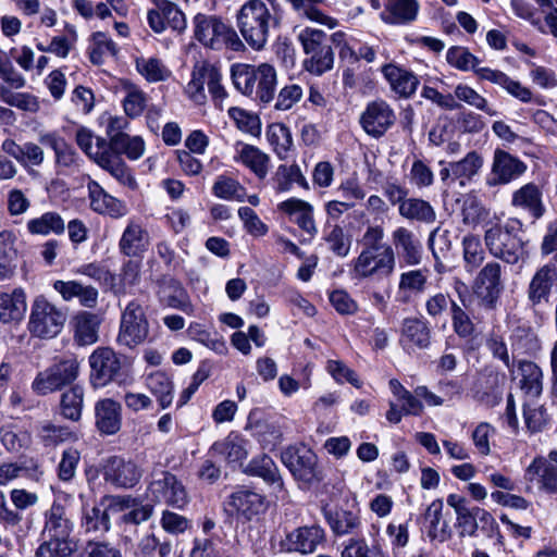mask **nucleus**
I'll return each mask as SVG.
<instances>
[{
  "mask_svg": "<svg viewBox=\"0 0 557 557\" xmlns=\"http://www.w3.org/2000/svg\"><path fill=\"white\" fill-rule=\"evenodd\" d=\"M246 1L236 13V26L244 40L253 50L264 48L270 33L280 26L281 17L275 8V0Z\"/></svg>",
  "mask_w": 557,
  "mask_h": 557,
  "instance_id": "obj_1",
  "label": "nucleus"
},
{
  "mask_svg": "<svg viewBox=\"0 0 557 557\" xmlns=\"http://www.w3.org/2000/svg\"><path fill=\"white\" fill-rule=\"evenodd\" d=\"M523 224L518 219L495 223L484 233V243L490 253L509 264H517L529 258L528 242L521 236Z\"/></svg>",
  "mask_w": 557,
  "mask_h": 557,
  "instance_id": "obj_2",
  "label": "nucleus"
},
{
  "mask_svg": "<svg viewBox=\"0 0 557 557\" xmlns=\"http://www.w3.org/2000/svg\"><path fill=\"white\" fill-rule=\"evenodd\" d=\"M231 77L234 87L243 95L269 103L274 98L276 87V71L268 64L258 66L235 63L231 66Z\"/></svg>",
  "mask_w": 557,
  "mask_h": 557,
  "instance_id": "obj_3",
  "label": "nucleus"
},
{
  "mask_svg": "<svg viewBox=\"0 0 557 557\" xmlns=\"http://www.w3.org/2000/svg\"><path fill=\"white\" fill-rule=\"evenodd\" d=\"M194 38L205 48L221 51L244 49V44L236 30L222 17L213 14L198 13L193 18Z\"/></svg>",
  "mask_w": 557,
  "mask_h": 557,
  "instance_id": "obj_4",
  "label": "nucleus"
},
{
  "mask_svg": "<svg viewBox=\"0 0 557 557\" xmlns=\"http://www.w3.org/2000/svg\"><path fill=\"white\" fill-rule=\"evenodd\" d=\"M66 318L64 310L44 295H38L30 305L27 330L34 337L51 339L62 332Z\"/></svg>",
  "mask_w": 557,
  "mask_h": 557,
  "instance_id": "obj_5",
  "label": "nucleus"
},
{
  "mask_svg": "<svg viewBox=\"0 0 557 557\" xmlns=\"http://www.w3.org/2000/svg\"><path fill=\"white\" fill-rule=\"evenodd\" d=\"M79 361L75 356L59 358L36 374L32 383V389L41 396L61 391L76 381L79 375Z\"/></svg>",
  "mask_w": 557,
  "mask_h": 557,
  "instance_id": "obj_6",
  "label": "nucleus"
},
{
  "mask_svg": "<svg viewBox=\"0 0 557 557\" xmlns=\"http://www.w3.org/2000/svg\"><path fill=\"white\" fill-rule=\"evenodd\" d=\"M396 256L393 247L361 250L354 260L352 273L357 278H387L395 272Z\"/></svg>",
  "mask_w": 557,
  "mask_h": 557,
  "instance_id": "obj_7",
  "label": "nucleus"
},
{
  "mask_svg": "<svg viewBox=\"0 0 557 557\" xmlns=\"http://www.w3.org/2000/svg\"><path fill=\"white\" fill-rule=\"evenodd\" d=\"M149 335V322L141 304L134 299L121 313L116 342L121 346L135 348L143 344Z\"/></svg>",
  "mask_w": 557,
  "mask_h": 557,
  "instance_id": "obj_8",
  "label": "nucleus"
},
{
  "mask_svg": "<svg viewBox=\"0 0 557 557\" xmlns=\"http://www.w3.org/2000/svg\"><path fill=\"white\" fill-rule=\"evenodd\" d=\"M281 460L293 476L307 484L322 480L317 455L307 446H289L281 454Z\"/></svg>",
  "mask_w": 557,
  "mask_h": 557,
  "instance_id": "obj_9",
  "label": "nucleus"
},
{
  "mask_svg": "<svg viewBox=\"0 0 557 557\" xmlns=\"http://www.w3.org/2000/svg\"><path fill=\"white\" fill-rule=\"evenodd\" d=\"M90 383L103 387L121 376L122 362L117 354L109 348H97L89 357Z\"/></svg>",
  "mask_w": 557,
  "mask_h": 557,
  "instance_id": "obj_10",
  "label": "nucleus"
},
{
  "mask_svg": "<svg viewBox=\"0 0 557 557\" xmlns=\"http://www.w3.org/2000/svg\"><path fill=\"white\" fill-rule=\"evenodd\" d=\"M148 492L153 502L163 503L177 509H183L188 503L184 485L169 471L158 474L149 484Z\"/></svg>",
  "mask_w": 557,
  "mask_h": 557,
  "instance_id": "obj_11",
  "label": "nucleus"
},
{
  "mask_svg": "<svg viewBox=\"0 0 557 557\" xmlns=\"http://www.w3.org/2000/svg\"><path fill=\"white\" fill-rule=\"evenodd\" d=\"M396 121L392 107L384 100H374L367 104L359 123L362 129L373 138L382 137Z\"/></svg>",
  "mask_w": 557,
  "mask_h": 557,
  "instance_id": "obj_12",
  "label": "nucleus"
},
{
  "mask_svg": "<svg viewBox=\"0 0 557 557\" xmlns=\"http://www.w3.org/2000/svg\"><path fill=\"white\" fill-rule=\"evenodd\" d=\"M483 163L482 156L476 151L468 152L465 158L456 162L441 161V181L447 186L456 181L459 182L460 186H466L480 173Z\"/></svg>",
  "mask_w": 557,
  "mask_h": 557,
  "instance_id": "obj_13",
  "label": "nucleus"
},
{
  "mask_svg": "<svg viewBox=\"0 0 557 557\" xmlns=\"http://www.w3.org/2000/svg\"><path fill=\"white\" fill-rule=\"evenodd\" d=\"M432 330L430 322L422 317L405 318L400 326L399 345L408 352L424 350L431 346Z\"/></svg>",
  "mask_w": 557,
  "mask_h": 557,
  "instance_id": "obj_14",
  "label": "nucleus"
},
{
  "mask_svg": "<svg viewBox=\"0 0 557 557\" xmlns=\"http://www.w3.org/2000/svg\"><path fill=\"white\" fill-rule=\"evenodd\" d=\"M141 468L131 459L120 456L110 457L103 466V479L120 488H132L141 479Z\"/></svg>",
  "mask_w": 557,
  "mask_h": 557,
  "instance_id": "obj_15",
  "label": "nucleus"
},
{
  "mask_svg": "<svg viewBox=\"0 0 557 557\" xmlns=\"http://www.w3.org/2000/svg\"><path fill=\"white\" fill-rule=\"evenodd\" d=\"M39 143L50 147L55 157V165L60 172L74 173L79 171L83 159L76 150L58 133L48 132L39 135Z\"/></svg>",
  "mask_w": 557,
  "mask_h": 557,
  "instance_id": "obj_16",
  "label": "nucleus"
},
{
  "mask_svg": "<svg viewBox=\"0 0 557 557\" xmlns=\"http://www.w3.org/2000/svg\"><path fill=\"white\" fill-rule=\"evenodd\" d=\"M474 287L476 294L488 308H494L504 288L502 282V267L496 261L487 262L479 272Z\"/></svg>",
  "mask_w": 557,
  "mask_h": 557,
  "instance_id": "obj_17",
  "label": "nucleus"
},
{
  "mask_svg": "<svg viewBox=\"0 0 557 557\" xmlns=\"http://www.w3.org/2000/svg\"><path fill=\"white\" fill-rule=\"evenodd\" d=\"M330 39L338 49L339 59L347 64L356 65L360 60L372 63L376 59V51L373 47L360 44L356 38L349 37L342 30L333 33Z\"/></svg>",
  "mask_w": 557,
  "mask_h": 557,
  "instance_id": "obj_18",
  "label": "nucleus"
},
{
  "mask_svg": "<svg viewBox=\"0 0 557 557\" xmlns=\"http://www.w3.org/2000/svg\"><path fill=\"white\" fill-rule=\"evenodd\" d=\"M527 164L509 152L496 149L492 164V178L487 180L490 186L508 184L520 177L527 171Z\"/></svg>",
  "mask_w": 557,
  "mask_h": 557,
  "instance_id": "obj_19",
  "label": "nucleus"
},
{
  "mask_svg": "<svg viewBox=\"0 0 557 557\" xmlns=\"http://www.w3.org/2000/svg\"><path fill=\"white\" fill-rule=\"evenodd\" d=\"M226 506L233 512L250 520L267 509V500L257 491L248 486H239L228 496Z\"/></svg>",
  "mask_w": 557,
  "mask_h": 557,
  "instance_id": "obj_20",
  "label": "nucleus"
},
{
  "mask_svg": "<svg viewBox=\"0 0 557 557\" xmlns=\"http://www.w3.org/2000/svg\"><path fill=\"white\" fill-rule=\"evenodd\" d=\"M150 245V236L141 221L131 218L119 240L120 252L126 257H140Z\"/></svg>",
  "mask_w": 557,
  "mask_h": 557,
  "instance_id": "obj_21",
  "label": "nucleus"
},
{
  "mask_svg": "<svg viewBox=\"0 0 557 557\" xmlns=\"http://www.w3.org/2000/svg\"><path fill=\"white\" fill-rule=\"evenodd\" d=\"M73 530L74 523L67 515L66 508L62 504L54 502L45 512L41 537L74 541L71 536Z\"/></svg>",
  "mask_w": 557,
  "mask_h": 557,
  "instance_id": "obj_22",
  "label": "nucleus"
},
{
  "mask_svg": "<svg viewBox=\"0 0 557 557\" xmlns=\"http://www.w3.org/2000/svg\"><path fill=\"white\" fill-rule=\"evenodd\" d=\"M557 278V265L548 262L540 267L533 274L528 286V300L532 306L549 301L553 286Z\"/></svg>",
  "mask_w": 557,
  "mask_h": 557,
  "instance_id": "obj_23",
  "label": "nucleus"
},
{
  "mask_svg": "<svg viewBox=\"0 0 557 557\" xmlns=\"http://www.w3.org/2000/svg\"><path fill=\"white\" fill-rule=\"evenodd\" d=\"M447 505L451 507L456 513V524L460 537H474L479 531V517L476 510L481 507H469L467 499L458 494H449L447 496Z\"/></svg>",
  "mask_w": 557,
  "mask_h": 557,
  "instance_id": "obj_24",
  "label": "nucleus"
},
{
  "mask_svg": "<svg viewBox=\"0 0 557 557\" xmlns=\"http://www.w3.org/2000/svg\"><path fill=\"white\" fill-rule=\"evenodd\" d=\"M123 121L121 119H111L108 131L110 134L109 147L111 151L124 153L131 160L139 159L145 151V143L141 137L133 136L120 132Z\"/></svg>",
  "mask_w": 557,
  "mask_h": 557,
  "instance_id": "obj_25",
  "label": "nucleus"
},
{
  "mask_svg": "<svg viewBox=\"0 0 557 557\" xmlns=\"http://www.w3.org/2000/svg\"><path fill=\"white\" fill-rule=\"evenodd\" d=\"M323 515L332 532L337 536H343L356 532L360 525V510L356 504L343 507H324Z\"/></svg>",
  "mask_w": 557,
  "mask_h": 557,
  "instance_id": "obj_26",
  "label": "nucleus"
},
{
  "mask_svg": "<svg viewBox=\"0 0 557 557\" xmlns=\"http://www.w3.org/2000/svg\"><path fill=\"white\" fill-rule=\"evenodd\" d=\"M87 189L92 211L113 219L123 218L128 213L125 202L109 195L97 182L89 181Z\"/></svg>",
  "mask_w": 557,
  "mask_h": 557,
  "instance_id": "obj_27",
  "label": "nucleus"
},
{
  "mask_svg": "<svg viewBox=\"0 0 557 557\" xmlns=\"http://www.w3.org/2000/svg\"><path fill=\"white\" fill-rule=\"evenodd\" d=\"M325 532L318 524L299 527L286 536L287 549L300 554H311L324 543Z\"/></svg>",
  "mask_w": 557,
  "mask_h": 557,
  "instance_id": "obj_28",
  "label": "nucleus"
},
{
  "mask_svg": "<svg viewBox=\"0 0 557 557\" xmlns=\"http://www.w3.org/2000/svg\"><path fill=\"white\" fill-rule=\"evenodd\" d=\"M393 245L406 265H418L422 261V244L412 231L405 226L396 227L392 233Z\"/></svg>",
  "mask_w": 557,
  "mask_h": 557,
  "instance_id": "obj_29",
  "label": "nucleus"
},
{
  "mask_svg": "<svg viewBox=\"0 0 557 557\" xmlns=\"http://www.w3.org/2000/svg\"><path fill=\"white\" fill-rule=\"evenodd\" d=\"M101 318L90 311H78L71 320L73 339L78 346L95 344L99 338Z\"/></svg>",
  "mask_w": 557,
  "mask_h": 557,
  "instance_id": "obj_30",
  "label": "nucleus"
},
{
  "mask_svg": "<svg viewBox=\"0 0 557 557\" xmlns=\"http://www.w3.org/2000/svg\"><path fill=\"white\" fill-rule=\"evenodd\" d=\"M95 423L99 432L107 435L117 433L122 424L121 404L112 398H103L95 405Z\"/></svg>",
  "mask_w": 557,
  "mask_h": 557,
  "instance_id": "obj_31",
  "label": "nucleus"
},
{
  "mask_svg": "<svg viewBox=\"0 0 557 557\" xmlns=\"http://www.w3.org/2000/svg\"><path fill=\"white\" fill-rule=\"evenodd\" d=\"M27 297L23 288L0 293V322L4 324L20 323L27 311Z\"/></svg>",
  "mask_w": 557,
  "mask_h": 557,
  "instance_id": "obj_32",
  "label": "nucleus"
},
{
  "mask_svg": "<svg viewBox=\"0 0 557 557\" xmlns=\"http://www.w3.org/2000/svg\"><path fill=\"white\" fill-rule=\"evenodd\" d=\"M53 288L61 295L64 301L77 298L81 306L89 309L95 308L98 304L99 293L91 285H84L78 281L57 280L53 283Z\"/></svg>",
  "mask_w": 557,
  "mask_h": 557,
  "instance_id": "obj_33",
  "label": "nucleus"
},
{
  "mask_svg": "<svg viewBox=\"0 0 557 557\" xmlns=\"http://www.w3.org/2000/svg\"><path fill=\"white\" fill-rule=\"evenodd\" d=\"M382 73L391 89L400 98H410L419 86V79L412 72L396 64H385Z\"/></svg>",
  "mask_w": 557,
  "mask_h": 557,
  "instance_id": "obj_34",
  "label": "nucleus"
},
{
  "mask_svg": "<svg viewBox=\"0 0 557 557\" xmlns=\"http://www.w3.org/2000/svg\"><path fill=\"white\" fill-rule=\"evenodd\" d=\"M278 209L289 215L304 232L310 236H314L318 232L313 219V207L301 199L289 198L278 205Z\"/></svg>",
  "mask_w": 557,
  "mask_h": 557,
  "instance_id": "obj_35",
  "label": "nucleus"
},
{
  "mask_svg": "<svg viewBox=\"0 0 557 557\" xmlns=\"http://www.w3.org/2000/svg\"><path fill=\"white\" fill-rule=\"evenodd\" d=\"M443 500L435 499L424 512L425 532L432 542L444 543L451 536L449 523L443 518Z\"/></svg>",
  "mask_w": 557,
  "mask_h": 557,
  "instance_id": "obj_36",
  "label": "nucleus"
},
{
  "mask_svg": "<svg viewBox=\"0 0 557 557\" xmlns=\"http://www.w3.org/2000/svg\"><path fill=\"white\" fill-rule=\"evenodd\" d=\"M420 5L417 0H386L381 20L389 25H406L413 22Z\"/></svg>",
  "mask_w": 557,
  "mask_h": 557,
  "instance_id": "obj_37",
  "label": "nucleus"
},
{
  "mask_svg": "<svg viewBox=\"0 0 557 557\" xmlns=\"http://www.w3.org/2000/svg\"><path fill=\"white\" fill-rule=\"evenodd\" d=\"M517 369L520 375V388L530 400L537 399L543 392V372L533 361L519 359Z\"/></svg>",
  "mask_w": 557,
  "mask_h": 557,
  "instance_id": "obj_38",
  "label": "nucleus"
},
{
  "mask_svg": "<svg viewBox=\"0 0 557 557\" xmlns=\"http://www.w3.org/2000/svg\"><path fill=\"white\" fill-rule=\"evenodd\" d=\"M511 205L530 212L534 219H540L545 212L542 201V191L537 185L529 183L512 194Z\"/></svg>",
  "mask_w": 557,
  "mask_h": 557,
  "instance_id": "obj_39",
  "label": "nucleus"
},
{
  "mask_svg": "<svg viewBox=\"0 0 557 557\" xmlns=\"http://www.w3.org/2000/svg\"><path fill=\"white\" fill-rule=\"evenodd\" d=\"M509 339L515 359L517 356H533L541 349L536 333L527 324L516 326L511 331Z\"/></svg>",
  "mask_w": 557,
  "mask_h": 557,
  "instance_id": "obj_40",
  "label": "nucleus"
},
{
  "mask_svg": "<svg viewBox=\"0 0 557 557\" xmlns=\"http://www.w3.org/2000/svg\"><path fill=\"white\" fill-rule=\"evenodd\" d=\"M525 479L537 482L545 492H557V468L544 458H535L525 471Z\"/></svg>",
  "mask_w": 557,
  "mask_h": 557,
  "instance_id": "obj_41",
  "label": "nucleus"
},
{
  "mask_svg": "<svg viewBox=\"0 0 557 557\" xmlns=\"http://www.w3.org/2000/svg\"><path fill=\"white\" fill-rule=\"evenodd\" d=\"M145 384L149 392L157 398L162 409H166L172 405L174 384L165 372H151L146 376Z\"/></svg>",
  "mask_w": 557,
  "mask_h": 557,
  "instance_id": "obj_42",
  "label": "nucleus"
},
{
  "mask_svg": "<svg viewBox=\"0 0 557 557\" xmlns=\"http://www.w3.org/2000/svg\"><path fill=\"white\" fill-rule=\"evenodd\" d=\"M245 472L261 478L265 483L275 485L280 491L283 490L284 484L278 468L268 455L252 458L247 465Z\"/></svg>",
  "mask_w": 557,
  "mask_h": 557,
  "instance_id": "obj_43",
  "label": "nucleus"
},
{
  "mask_svg": "<svg viewBox=\"0 0 557 557\" xmlns=\"http://www.w3.org/2000/svg\"><path fill=\"white\" fill-rule=\"evenodd\" d=\"M399 215L406 220L432 224L436 220V212L431 203L421 198H407L398 207Z\"/></svg>",
  "mask_w": 557,
  "mask_h": 557,
  "instance_id": "obj_44",
  "label": "nucleus"
},
{
  "mask_svg": "<svg viewBox=\"0 0 557 557\" xmlns=\"http://www.w3.org/2000/svg\"><path fill=\"white\" fill-rule=\"evenodd\" d=\"M246 445L247 441L238 434L231 433L224 440L215 442L210 451L223 457L228 463H236L247 457Z\"/></svg>",
  "mask_w": 557,
  "mask_h": 557,
  "instance_id": "obj_45",
  "label": "nucleus"
},
{
  "mask_svg": "<svg viewBox=\"0 0 557 557\" xmlns=\"http://www.w3.org/2000/svg\"><path fill=\"white\" fill-rule=\"evenodd\" d=\"M97 164L103 170L108 171L120 184L131 188H137V182L131 172V169L125 164L121 157L109 151L104 157H98Z\"/></svg>",
  "mask_w": 557,
  "mask_h": 557,
  "instance_id": "obj_46",
  "label": "nucleus"
},
{
  "mask_svg": "<svg viewBox=\"0 0 557 557\" xmlns=\"http://www.w3.org/2000/svg\"><path fill=\"white\" fill-rule=\"evenodd\" d=\"M26 228L33 235H61L65 231V221L58 212L48 211L38 218L28 220Z\"/></svg>",
  "mask_w": 557,
  "mask_h": 557,
  "instance_id": "obj_47",
  "label": "nucleus"
},
{
  "mask_svg": "<svg viewBox=\"0 0 557 557\" xmlns=\"http://www.w3.org/2000/svg\"><path fill=\"white\" fill-rule=\"evenodd\" d=\"M290 4L293 10L299 15H302L313 22L325 25L329 28H335L338 25V21L332 16L324 14L322 11L317 9L318 4L324 2V0H284Z\"/></svg>",
  "mask_w": 557,
  "mask_h": 557,
  "instance_id": "obj_48",
  "label": "nucleus"
},
{
  "mask_svg": "<svg viewBox=\"0 0 557 557\" xmlns=\"http://www.w3.org/2000/svg\"><path fill=\"white\" fill-rule=\"evenodd\" d=\"M84 407V388L81 385H72L64 391L60 399L61 414L71 421H78Z\"/></svg>",
  "mask_w": 557,
  "mask_h": 557,
  "instance_id": "obj_49",
  "label": "nucleus"
},
{
  "mask_svg": "<svg viewBox=\"0 0 557 557\" xmlns=\"http://www.w3.org/2000/svg\"><path fill=\"white\" fill-rule=\"evenodd\" d=\"M135 63H136L137 72L148 83L165 82L172 75L171 70L159 58H154V57H149V58L140 57V58L136 59Z\"/></svg>",
  "mask_w": 557,
  "mask_h": 557,
  "instance_id": "obj_50",
  "label": "nucleus"
},
{
  "mask_svg": "<svg viewBox=\"0 0 557 557\" xmlns=\"http://www.w3.org/2000/svg\"><path fill=\"white\" fill-rule=\"evenodd\" d=\"M94 134L87 127L81 126L76 131L75 139L77 146L96 163L98 157H104L111 149L109 143L104 138L97 137L94 146Z\"/></svg>",
  "mask_w": 557,
  "mask_h": 557,
  "instance_id": "obj_51",
  "label": "nucleus"
},
{
  "mask_svg": "<svg viewBox=\"0 0 557 557\" xmlns=\"http://www.w3.org/2000/svg\"><path fill=\"white\" fill-rule=\"evenodd\" d=\"M237 160L250 169L259 178H264L269 172L270 158L259 148L244 145Z\"/></svg>",
  "mask_w": 557,
  "mask_h": 557,
  "instance_id": "obj_52",
  "label": "nucleus"
},
{
  "mask_svg": "<svg viewBox=\"0 0 557 557\" xmlns=\"http://www.w3.org/2000/svg\"><path fill=\"white\" fill-rule=\"evenodd\" d=\"M267 138L276 156L281 160L287 159L293 147L289 128L282 123H273L267 129Z\"/></svg>",
  "mask_w": 557,
  "mask_h": 557,
  "instance_id": "obj_53",
  "label": "nucleus"
},
{
  "mask_svg": "<svg viewBox=\"0 0 557 557\" xmlns=\"http://www.w3.org/2000/svg\"><path fill=\"white\" fill-rule=\"evenodd\" d=\"M428 246L432 251L433 258L435 260V271L437 273H443L445 271L443 260L447 258L451 249L448 231L440 232V227H436L431 232L429 236Z\"/></svg>",
  "mask_w": 557,
  "mask_h": 557,
  "instance_id": "obj_54",
  "label": "nucleus"
},
{
  "mask_svg": "<svg viewBox=\"0 0 557 557\" xmlns=\"http://www.w3.org/2000/svg\"><path fill=\"white\" fill-rule=\"evenodd\" d=\"M212 194L224 200H235L243 202L246 199V188L235 178L219 175L213 183Z\"/></svg>",
  "mask_w": 557,
  "mask_h": 557,
  "instance_id": "obj_55",
  "label": "nucleus"
},
{
  "mask_svg": "<svg viewBox=\"0 0 557 557\" xmlns=\"http://www.w3.org/2000/svg\"><path fill=\"white\" fill-rule=\"evenodd\" d=\"M342 557H385V554L377 540L369 545L363 537H351L344 544Z\"/></svg>",
  "mask_w": 557,
  "mask_h": 557,
  "instance_id": "obj_56",
  "label": "nucleus"
},
{
  "mask_svg": "<svg viewBox=\"0 0 557 557\" xmlns=\"http://www.w3.org/2000/svg\"><path fill=\"white\" fill-rule=\"evenodd\" d=\"M76 550L74 541L41 537L34 557H72Z\"/></svg>",
  "mask_w": 557,
  "mask_h": 557,
  "instance_id": "obj_57",
  "label": "nucleus"
},
{
  "mask_svg": "<svg viewBox=\"0 0 557 557\" xmlns=\"http://www.w3.org/2000/svg\"><path fill=\"white\" fill-rule=\"evenodd\" d=\"M205 70L208 91L214 106L222 110L223 102L228 96L225 87L222 85V73L216 65L208 61H205Z\"/></svg>",
  "mask_w": 557,
  "mask_h": 557,
  "instance_id": "obj_58",
  "label": "nucleus"
},
{
  "mask_svg": "<svg viewBox=\"0 0 557 557\" xmlns=\"http://www.w3.org/2000/svg\"><path fill=\"white\" fill-rule=\"evenodd\" d=\"M82 528H84L87 533L103 534L108 532L111 528V520L108 511L98 506L84 509Z\"/></svg>",
  "mask_w": 557,
  "mask_h": 557,
  "instance_id": "obj_59",
  "label": "nucleus"
},
{
  "mask_svg": "<svg viewBox=\"0 0 557 557\" xmlns=\"http://www.w3.org/2000/svg\"><path fill=\"white\" fill-rule=\"evenodd\" d=\"M461 221L465 225L475 227L487 219L490 211L473 195H467L461 205Z\"/></svg>",
  "mask_w": 557,
  "mask_h": 557,
  "instance_id": "obj_60",
  "label": "nucleus"
},
{
  "mask_svg": "<svg viewBox=\"0 0 557 557\" xmlns=\"http://www.w3.org/2000/svg\"><path fill=\"white\" fill-rule=\"evenodd\" d=\"M206 70L205 61L197 62L191 71L190 81L185 87L186 96L196 104H203L207 100L205 92Z\"/></svg>",
  "mask_w": 557,
  "mask_h": 557,
  "instance_id": "obj_61",
  "label": "nucleus"
},
{
  "mask_svg": "<svg viewBox=\"0 0 557 557\" xmlns=\"http://www.w3.org/2000/svg\"><path fill=\"white\" fill-rule=\"evenodd\" d=\"M334 59V51L330 46L308 55L304 61V67L310 74L321 76L333 69Z\"/></svg>",
  "mask_w": 557,
  "mask_h": 557,
  "instance_id": "obj_62",
  "label": "nucleus"
},
{
  "mask_svg": "<svg viewBox=\"0 0 557 557\" xmlns=\"http://www.w3.org/2000/svg\"><path fill=\"white\" fill-rule=\"evenodd\" d=\"M116 46L104 33L97 32L92 35V44L89 47V59L91 63L100 65L109 55H115Z\"/></svg>",
  "mask_w": 557,
  "mask_h": 557,
  "instance_id": "obj_63",
  "label": "nucleus"
},
{
  "mask_svg": "<svg viewBox=\"0 0 557 557\" xmlns=\"http://www.w3.org/2000/svg\"><path fill=\"white\" fill-rule=\"evenodd\" d=\"M465 268L468 272L478 269L484 260V250L478 236L467 235L462 238Z\"/></svg>",
  "mask_w": 557,
  "mask_h": 557,
  "instance_id": "obj_64",
  "label": "nucleus"
}]
</instances>
